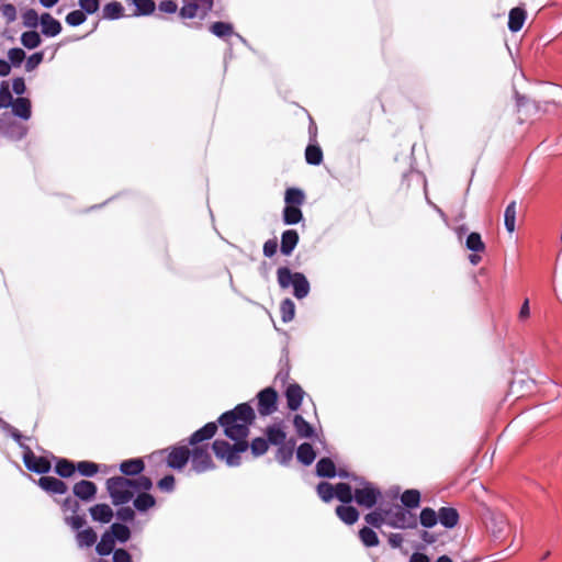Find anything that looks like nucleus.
<instances>
[{"instance_id": "nucleus-1", "label": "nucleus", "mask_w": 562, "mask_h": 562, "mask_svg": "<svg viewBox=\"0 0 562 562\" xmlns=\"http://www.w3.org/2000/svg\"><path fill=\"white\" fill-rule=\"evenodd\" d=\"M255 418V412L248 403L238 404L234 409L220 416L218 424L223 427L225 436L235 443L231 445L222 439L215 440L212 449L217 459L225 461L228 467L240 465V453L249 449L247 437L249 426Z\"/></svg>"}, {"instance_id": "nucleus-2", "label": "nucleus", "mask_w": 562, "mask_h": 562, "mask_svg": "<svg viewBox=\"0 0 562 562\" xmlns=\"http://www.w3.org/2000/svg\"><path fill=\"white\" fill-rule=\"evenodd\" d=\"M105 485L113 505L119 506L133 499L135 491H149L153 487V481L145 475L136 479L117 475L108 479Z\"/></svg>"}, {"instance_id": "nucleus-3", "label": "nucleus", "mask_w": 562, "mask_h": 562, "mask_svg": "<svg viewBox=\"0 0 562 562\" xmlns=\"http://www.w3.org/2000/svg\"><path fill=\"white\" fill-rule=\"evenodd\" d=\"M277 279L282 289L293 285V294L299 300L307 296L310 292V283L306 277L301 272H291L288 267H280L277 270Z\"/></svg>"}, {"instance_id": "nucleus-4", "label": "nucleus", "mask_w": 562, "mask_h": 562, "mask_svg": "<svg viewBox=\"0 0 562 562\" xmlns=\"http://www.w3.org/2000/svg\"><path fill=\"white\" fill-rule=\"evenodd\" d=\"M386 525L397 529H414L418 525L417 516L401 505L385 509Z\"/></svg>"}, {"instance_id": "nucleus-5", "label": "nucleus", "mask_w": 562, "mask_h": 562, "mask_svg": "<svg viewBox=\"0 0 562 562\" xmlns=\"http://www.w3.org/2000/svg\"><path fill=\"white\" fill-rule=\"evenodd\" d=\"M191 468L196 473H204L215 469V463L209 452V445H195L190 449Z\"/></svg>"}, {"instance_id": "nucleus-6", "label": "nucleus", "mask_w": 562, "mask_h": 562, "mask_svg": "<svg viewBox=\"0 0 562 562\" xmlns=\"http://www.w3.org/2000/svg\"><path fill=\"white\" fill-rule=\"evenodd\" d=\"M161 452L167 453L166 463L173 470H182L190 460V448L188 446H172Z\"/></svg>"}, {"instance_id": "nucleus-7", "label": "nucleus", "mask_w": 562, "mask_h": 562, "mask_svg": "<svg viewBox=\"0 0 562 562\" xmlns=\"http://www.w3.org/2000/svg\"><path fill=\"white\" fill-rule=\"evenodd\" d=\"M379 497H381L380 490L367 481L362 482V487L355 490V502L366 508H372Z\"/></svg>"}, {"instance_id": "nucleus-8", "label": "nucleus", "mask_w": 562, "mask_h": 562, "mask_svg": "<svg viewBox=\"0 0 562 562\" xmlns=\"http://www.w3.org/2000/svg\"><path fill=\"white\" fill-rule=\"evenodd\" d=\"M23 462L29 471L45 474L50 471V461L45 457L36 456L29 447L23 453Z\"/></svg>"}, {"instance_id": "nucleus-9", "label": "nucleus", "mask_w": 562, "mask_h": 562, "mask_svg": "<svg viewBox=\"0 0 562 562\" xmlns=\"http://www.w3.org/2000/svg\"><path fill=\"white\" fill-rule=\"evenodd\" d=\"M278 393L272 387H266L258 393V412L262 416L271 415L277 411Z\"/></svg>"}, {"instance_id": "nucleus-10", "label": "nucleus", "mask_w": 562, "mask_h": 562, "mask_svg": "<svg viewBox=\"0 0 562 562\" xmlns=\"http://www.w3.org/2000/svg\"><path fill=\"white\" fill-rule=\"evenodd\" d=\"M218 429L216 423L211 422L194 431L188 439L190 446L203 445L202 442L213 438Z\"/></svg>"}, {"instance_id": "nucleus-11", "label": "nucleus", "mask_w": 562, "mask_h": 562, "mask_svg": "<svg viewBox=\"0 0 562 562\" xmlns=\"http://www.w3.org/2000/svg\"><path fill=\"white\" fill-rule=\"evenodd\" d=\"M37 484L42 490L50 494H65L68 491L67 484L54 476H41Z\"/></svg>"}, {"instance_id": "nucleus-12", "label": "nucleus", "mask_w": 562, "mask_h": 562, "mask_svg": "<svg viewBox=\"0 0 562 562\" xmlns=\"http://www.w3.org/2000/svg\"><path fill=\"white\" fill-rule=\"evenodd\" d=\"M97 485L88 480H81L77 482L72 487L75 496L83 502H89L93 499L97 494Z\"/></svg>"}, {"instance_id": "nucleus-13", "label": "nucleus", "mask_w": 562, "mask_h": 562, "mask_svg": "<svg viewBox=\"0 0 562 562\" xmlns=\"http://www.w3.org/2000/svg\"><path fill=\"white\" fill-rule=\"evenodd\" d=\"M303 396L304 391L299 384H290L285 390L288 407L291 411H297L302 404Z\"/></svg>"}, {"instance_id": "nucleus-14", "label": "nucleus", "mask_w": 562, "mask_h": 562, "mask_svg": "<svg viewBox=\"0 0 562 562\" xmlns=\"http://www.w3.org/2000/svg\"><path fill=\"white\" fill-rule=\"evenodd\" d=\"M42 33L45 36L54 37L61 32V24L58 20L53 18L49 13L41 15Z\"/></svg>"}, {"instance_id": "nucleus-15", "label": "nucleus", "mask_w": 562, "mask_h": 562, "mask_svg": "<svg viewBox=\"0 0 562 562\" xmlns=\"http://www.w3.org/2000/svg\"><path fill=\"white\" fill-rule=\"evenodd\" d=\"M145 469V463L140 458H134L124 460L120 464V471L122 472V476H136L139 475Z\"/></svg>"}, {"instance_id": "nucleus-16", "label": "nucleus", "mask_w": 562, "mask_h": 562, "mask_svg": "<svg viewBox=\"0 0 562 562\" xmlns=\"http://www.w3.org/2000/svg\"><path fill=\"white\" fill-rule=\"evenodd\" d=\"M300 236L295 229H286L281 236L280 250L284 256H290L296 245L299 244Z\"/></svg>"}, {"instance_id": "nucleus-17", "label": "nucleus", "mask_w": 562, "mask_h": 562, "mask_svg": "<svg viewBox=\"0 0 562 562\" xmlns=\"http://www.w3.org/2000/svg\"><path fill=\"white\" fill-rule=\"evenodd\" d=\"M438 521L446 528H453L459 522V513L453 507H441L438 512Z\"/></svg>"}, {"instance_id": "nucleus-18", "label": "nucleus", "mask_w": 562, "mask_h": 562, "mask_svg": "<svg viewBox=\"0 0 562 562\" xmlns=\"http://www.w3.org/2000/svg\"><path fill=\"white\" fill-rule=\"evenodd\" d=\"M89 512L93 520L103 524L110 522L113 518V510L108 504H97Z\"/></svg>"}, {"instance_id": "nucleus-19", "label": "nucleus", "mask_w": 562, "mask_h": 562, "mask_svg": "<svg viewBox=\"0 0 562 562\" xmlns=\"http://www.w3.org/2000/svg\"><path fill=\"white\" fill-rule=\"evenodd\" d=\"M526 11L522 8L516 7L509 11L508 29L512 32H518L522 29L526 20Z\"/></svg>"}, {"instance_id": "nucleus-20", "label": "nucleus", "mask_w": 562, "mask_h": 562, "mask_svg": "<svg viewBox=\"0 0 562 562\" xmlns=\"http://www.w3.org/2000/svg\"><path fill=\"white\" fill-rule=\"evenodd\" d=\"M335 512L338 518L347 525H353L359 519V512L353 506L339 505Z\"/></svg>"}, {"instance_id": "nucleus-21", "label": "nucleus", "mask_w": 562, "mask_h": 562, "mask_svg": "<svg viewBox=\"0 0 562 562\" xmlns=\"http://www.w3.org/2000/svg\"><path fill=\"white\" fill-rule=\"evenodd\" d=\"M316 474L321 477H334L336 475V465L330 458H322L316 463Z\"/></svg>"}, {"instance_id": "nucleus-22", "label": "nucleus", "mask_w": 562, "mask_h": 562, "mask_svg": "<svg viewBox=\"0 0 562 562\" xmlns=\"http://www.w3.org/2000/svg\"><path fill=\"white\" fill-rule=\"evenodd\" d=\"M12 112L14 115L29 120L31 117V101L26 98H18L12 103Z\"/></svg>"}, {"instance_id": "nucleus-23", "label": "nucleus", "mask_w": 562, "mask_h": 562, "mask_svg": "<svg viewBox=\"0 0 562 562\" xmlns=\"http://www.w3.org/2000/svg\"><path fill=\"white\" fill-rule=\"evenodd\" d=\"M293 425L295 428L296 434L301 438H311L314 436V428L313 426L306 422L303 416L295 415L293 419Z\"/></svg>"}, {"instance_id": "nucleus-24", "label": "nucleus", "mask_w": 562, "mask_h": 562, "mask_svg": "<svg viewBox=\"0 0 562 562\" xmlns=\"http://www.w3.org/2000/svg\"><path fill=\"white\" fill-rule=\"evenodd\" d=\"M139 492L133 503L138 512H146L156 505V499L151 494L147 493V491Z\"/></svg>"}, {"instance_id": "nucleus-25", "label": "nucleus", "mask_w": 562, "mask_h": 562, "mask_svg": "<svg viewBox=\"0 0 562 562\" xmlns=\"http://www.w3.org/2000/svg\"><path fill=\"white\" fill-rule=\"evenodd\" d=\"M401 502L403 507L406 509L417 508L420 504V493L418 490H406L401 495Z\"/></svg>"}, {"instance_id": "nucleus-26", "label": "nucleus", "mask_w": 562, "mask_h": 562, "mask_svg": "<svg viewBox=\"0 0 562 562\" xmlns=\"http://www.w3.org/2000/svg\"><path fill=\"white\" fill-rule=\"evenodd\" d=\"M296 457L300 462L305 465H310L315 460L316 453L311 443L304 442L299 446Z\"/></svg>"}, {"instance_id": "nucleus-27", "label": "nucleus", "mask_w": 562, "mask_h": 562, "mask_svg": "<svg viewBox=\"0 0 562 562\" xmlns=\"http://www.w3.org/2000/svg\"><path fill=\"white\" fill-rule=\"evenodd\" d=\"M303 213L300 206L285 205L283 210V222L286 225H294L302 221Z\"/></svg>"}, {"instance_id": "nucleus-28", "label": "nucleus", "mask_w": 562, "mask_h": 562, "mask_svg": "<svg viewBox=\"0 0 562 562\" xmlns=\"http://www.w3.org/2000/svg\"><path fill=\"white\" fill-rule=\"evenodd\" d=\"M335 496L344 504H349L355 499L351 486L342 482L335 485Z\"/></svg>"}, {"instance_id": "nucleus-29", "label": "nucleus", "mask_w": 562, "mask_h": 562, "mask_svg": "<svg viewBox=\"0 0 562 562\" xmlns=\"http://www.w3.org/2000/svg\"><path fill=\"white\" fill-rule=\"evenodd\" d=\"M114 546L115 541L113 536H111L109 531H105L97 544L95 550L100 555H109L111 552H113Z\"/></svg>"}, {"instance_id": "nucleus-30", "label": "nucleus", "mask_w": 562, "mask_h": 562, "mask_svg": "<svg viewBox=\"0 0 562 562\" xmlns=\"http://www.w3.org/2000/svg\"><path fill=\"white\" fill-rule=\"evenodd\" d=\"M266 434L269 443L274 446H283L286 435L279 426H269L266 430Z\"/></svg>"}, {"instance_id": "nucleus-31", "label": "nucleus", "mask_w": 562, "mask_h": 562, "mask_svg": "<svg viewBox=\"0 0 562 562\" xmlns=\"http://www.w3.org/2000/svg\"><path fill=\"white\" fill-rule=\"evenodd\" d=\"M306 162L313 166H318L323 161V150L318 145L310 144L305 149Z\"/></svg>"}, {"instance_id": "nucleus-32", "label": "nucleus", "mask_w": 562, "mask_h": 562, "mask_svg": "<svg viewBox=\"0 0 562 562\" xmlns=\"http://www.w3.org/2000/svg\"><path fill=\"white\" fill-rule=\"evenodd\" d=\"M305 195L301 189L289 188L285 191L284 201L286 205L300 206L304 203Z\"/></svg>"}, {"instance_id": "nucleus-33", "label": "nucleus", "mask_w": 562, "mask_h": 562, "mask_svg": "<svg viewBox=\"0 0 562 562\" xmlns=\"http://www.w3.org/2000/svg\"><path fill=\"white\" fill-rule=\"evenodd\" d=\"M419 522L425 528L435 527L438 522V513L430 507L423 508L419 515Z\"/></svg>"}, {"instance_id": "nucleus-34", "label": "nucleus", "mask_w": 562, "mask_h": 562, "mask_svg": "<svg viewBox=\"0 0 562 562\" xmlns=\"http://www.w3.org/2000/svg\"><path fill=\"white\" fill-rule=\"evenodd\" d=\"M516 214H517V206L516 202L512 201L504 213V223L505 227L509 233H513L516 228Z\"/></svg>"}, {"instance_id": "nucleus-35", "label": "nucleus", "mask_w": 562, "mask_h": 562, "mask_svg": "<svg viewBox=\"0 0 562 562\" xmlns=\"http://www.w3.org/2000/svg\"><path fill=\"white\" fill-rule=\"evenodd\" d=\"M124 14V8L123 5L117 2L113 1L103 7V18L108 20H115L120 19Z\"/></svg>"}, {"instance_id": "nucleus-36", "label": "nucleus", "mask_w": 562, "mask_h": 562, "mask_svg": "<svg viewBox=\"0 0 562 562\" xmlns=\"http://www.w3.org/2000/svg\"><path fill=\"white\" fill-rule=\"evenodd\" d=\"M110 535L113 536L114 541L126 542L131 537V530L123 524L115 522L110 527Z\"/></svg>"}, {"instance_id": "nucleus-37", "label": "nucleus", "mask_w": 562, "mask_h": 562, "mask_svg": "<svg viewBox=\"0 0 562 562\" xmlns=\"http://www.w3.org/2000/svg\"><path fill=\"white\" fill-rule=\"evenodd\" d=\"M55 472L61 477H70L76 472V464L67 459H60L55 465Z\"/></svg>"}, {"instance_id": "nucleus-38", "label": "nucleus", "mask_w": 562, "mask_h": 562, "mask_svg": "<svg viewBox=\"0 0 562 562\" xmlns=\"http://www.w3.org/2000/svg\"><path fill=\"white\" fill-rule=\"evenodd\" d=\"M21 43L27 49H33L41 45L42 38L36 31H27L22 33Z\"/></svg>"}, {"instance_id": "nucleus-39", "label": "nucleus", "mask_w": 562, "mask_h": 562, "mask_svg": "<svg viewBox=\"0 0 562 562\" xmlns=\"http://www.w3.org/2000/svg\"><path fill=\"white\" fill-rule=\"evenodd\" d=\"M359 538L366 547H376L380 542L376 532L369 527L359 530Z\"/></svg>"}, {"instance_id": "nucleus-40", "label": "nucleus", "mask_w": 562, "mask_h": 562, "mask_svg": "<svg viewBox=\"0 0 562 562\" xmlns=\"http://www.w3.org/2000/svg\"><path fill=\"white\" fill-rule=\"evenodd\" d=\"M97 533L92 528H87L77 533V541L80 547H91L97 541Z\"/></svg>"}, {"instance_id": "nucleus-41", "label": "nucleus", "mask_w": 562, "mask_h": 562, "mask_svg": "<svg viewBox=\"0 0 562 562\" xmlns=\"http://www.w3.org/2000/svg\"><path fill=\"white\" fill-rule=\"evenodd\" d=\"M465 246L469 250L474 252H483L485 250V244L483 243L481 235L476 232L469 234Z\"/></svg>"}, {"instance_id": "nucleus-42", "label": "nucleus", "mask_w": 562, "mask_h": 562, "mask_svg": "<svg viewBox=\"0 0 562 562\" xmlns=\"http://www.w3.org/2000/svg\"><path fill=\"white\" fill-rule=\"evenodd\" d=\"M281 318L284 323H289L294 318L295 305L291 299H284L280 304Z\"/></svg>"}, {"instance_id": "nucleus-43", "label": "nucleus", "mask_w": 562, "mask_h": 562, "mask_svg": "<svg viewBox=\"0 0 562 562\" xmlns=\"http://www.w3.org/2000/svg\"><path fill=\"white\" fill-rule=\"evenodd\" d=\"M201 10L196 3H194L193 0L188 1L184 3V5L180 9L179 15L182 19H193V18H200L201 19Z\"/></svg>"}, {"instance_id": "nucleus-44", "label": "nucleus", "mask_w": 562, "mask_h": 562, "mask_svg": "<svg viewBox=\"0 0 562 562\" xmlns=\"http://www.w3.org/2000/svg\"><path fill=\"white\" fill-rule=\"evenodd\" d=\"M364 520L374 528H380L383 524H386L385 509H379L371 512L364 516Z\"/></svg>"}, {"instance_id": "nucleus-45", "label": "nucleus", "mask_w": 562, "mask_h": 562, "mask_svg": "<svg viewBox=\"0 0 562 562\" xmlns=\"http://www.w3.org/2000/svg\"><path fill=\"white\" fill-rule=\"evenodd\" d=\"M136 7L134 15H149L155 11L156 4L153 0H132Z\"/></svg>"}, {"instance_id": "nucleus-46", "label": "nucleus", "mask_w": 562, "mask_h": 562, "mask_svg": "<svg viewBox=\"0 0 562 562\" xmlns=\"http://www.w3.org/2000/svg\"><path fill=\"white\" fill-rule=\"evenodd\" d=\"M316 491L321 499L325 503L330 502L335 496V486L328 482L318 483Z\"/></svg>"}, {"instance_id": "nucleus-47", "label": "nucleus", "mask_w": 562, "mask_h": 562, "mask_svg": "<svg viewBox=\"0 0 562 562\" xmlns=\"http://www.w3.org/2000/svg\"><path fill=\"white\" fill-rule=\"evenodd\" d=\"M76 471L83 476H93L99 471V465L91 461H80L76 464Z\"/></svg>"}, {"instance_id": "nucleus-48", "label": "nucleus", "mask_w": 562, "mask_h": 562, "mask_svg": "<svg viewBox=\"0 0 562 562\" xmlns=\"http://www.w3.org/2000/svg\"><path fill=\"white\" fill-rule=\"evenodd\" d=\"M268 440L263 439L261 437L255 438L251 443L249 445V448L251 449V453L255 457L262 456L267 452L269 445Z\"/></svg>"}, {"instance_id": "nucleus-49", "label": "nucleus", "mask_w": 562, "mask_h": 562, "mask_svg": "<svg viewBox=\"0 0 562 562\" xmlns=\"http://www.w3.org/2000/svg\"><path fill=\"white\" fill-rule=\"evenodd\" d=\"M210 30L218 37L229 36L233 33V26L225 22H214Z\"/></svg>"}, {"instance_id": "nucleus-50", "label": "nucleus", "mask_w": 562, "mask_h": 562, "mask_svg": "<svg viewBox=\"0 0 562 562\" xmlns=\"http://www.w3.org/2000/svg\"><path fill=\"white\" fill-rule=\"evenodd\" d=\"M23 24L26 27L35 29L38 25V22H41V16H38L37 12L34 9L26 10L23 15Z\"/></svg>"}, {"instance_id": "nucleus-51", "label": "nucleus", "mask_w": 562, "mask_h": 562, "mask_svg": "<svg viewBox=\"0 0 562 562\" xmlns=\"http://www.w3.org/2000/svg\"><path fill=\"white\" fill-rule=\"evenodd\" d=\"M87 16L82 10H74L66 15V23L70 26H78L86 21Z\"/></svg>"}, {"instance_id": "nucleus-52", "label": "nucleus", "mask_w": 562, "mask_h": 562, "mask_svg": "<svg viewBox=\"0 0 562 562\" xmlns=\"http://www.w3.org/2000/svg\"><path fill=\"white\" fill-rule=\"evenodd\" d=\"M8 58L10 60V65L19 67L25 59V52L19 47L10 48L8 52Z\"/></svg>"}, {"instance_id": "nucleus-53", "label": "nucleus", "mask_w": 562, "mask_h": 562, "mask_svg": "<svg viewBox=\"0 0 562 562\" xmlns=\"http://www.w3.org/2000/svg\"><path fill=\"white\" fill-rule=\"evenodd\" d=\"M176 479L172 474L165 475L157 482V487L165 493H171L175 490Z\"/></svg>"}, {"instance_id": "nucleus-54", "label": "nucleus", "mask_w": 562, "mask_h": 562, "mask_svg": "<svg viewBox=\"0 0 562 562\" xmlns=\"http://www.w3.org/2000/svg\"><path fill=\"white\" fill-rule=\"evenodd\" d=\"M43 59H44V52H36V53L32 54L26 59L25 70L27 72L33 71L34 69H36L38 67V65L43 61Z\"/></svg>"}, {"instance_id": "nucleus-55", "label": "nucleus", "mask_w": 562, "mask_h": 562, "mask_svg": "<svg viewBox=\"0 0 562 562\" xmlns=\"http://www.w3.org/2000/svg\"><path fill=\"white\" fill-rule=\"evenodd\" d=\"M79 5L86 14H93L100 8V0H79Z\"/></svg>"}, {"instance_id": "nucleus-56", "label": "nucleus", "mask_w": 562, "mask_h": 562, "mask_svg": "<svg viewBox=\"0 0 562 562\" xmlns=\"http://www.w3.org/2000/svg\"><path fill=\"white\" fill-rule=\"evenodd\" d=\"M0 12L8 23L16 20V9L12 3H5L1 7Z\"/></svg>"}, {"instance_id": "nucleus-57", "label": "nucleus", "mask_w": 562, "mask_h": 562, "mask_svg": "<svg viewBox=\"0 0 562 562\" xmlns=\"http://www.w3.org/2000/svg\"><path fill=\"white\" fill-rule=\"evenodd\" d=\"M14 102L8 86L2 85L0 89V108H8Z\"/></svg>"}, {"instance_id": "nucleus-58", "label": "nucleus", "mask_w": 562, "mask_h": 562, "mask_svg": "<svg viewBox=\"0 0 562 562\" xmlns=\"http://www.w3.org/2000/svg\"><path fill=\"white\" fill-rule=\"evenodd\" d=\"M292 454H293V450H292V448H288V447H285V446L283 445V446H280V448L278 449V452H277V459H278L282 464H285V463H288V462L291 460Z\"/></svg>"}, {"instance_id": "nucleus-59", "label": "nucleus", "mask_w": 562, "mask_h": 562, "mask_svg": "<svg viewBox=\"0 0 562 562\" xmlns=\"http://www.w3.org/2000/svg\"><path fill=\"white\" fill-rule=\"evenodd\" d=\"M277 250H278V241H277V238H272V239H268L265 244H263V248H262V251H263V255L266 257H273L276 254H277Z\"/></svg>"}, {"instance_id": "nucleus-60", "label": "nucleus", "mask_w": 562, "mask_h": 562, "mask_svg": "<svg viewBox=\"0 0 562 562\" xmlns=\"http://www.w3.org/2000/svg\"><path fill=\"white\" fill-rule=\"evenodd\" d=\"M116 517L122 521H133L135 513L131 507H121L116 512Z\"/></svg>"}, {"instance_id": "nucleus-61", "label": "nucleus", "mask_w": 562, "mask_h": 562, "mask_svg": "<svg viewBox=\"0 0 562 562\" xmlns=\"http://www.w3.org/2000/svg\"><path fill=\"white\" fill-rule=\"evenodd\" d=\"M201 10V19L206 18L210 11L213 9L214 1L213 0H193Z\"/></svg>"}, {"instance_id": "nucleus-62", "label": "nucleus", "mask_w": 562, "mask_h": 562, "mask_svg": "<svg viewBox=\"0 0 562 562\" xmlns=\"http://www.w3.org/2000/svg\"><path fill=\"white\" fill-rule=\"evenodd\" d=\"M131 554L125 549H116L113 551V562H131Z\"/></svg>"}, {"instance_id": "nucleus-63", "label": "nucleus", "mask_w": 562, "mask_h": 562, "mask_svg": "<svg viewBox=\"0 0 562 562\" xmlns=\"http://www.w3.org/2000/svg\"><path fill=\"white\" fill-rule=\"evenodd\" d=\"M159 10L165 13H175L178 10V5L172 0L161 1L158 5Z\"/></svg>"}, {"instance_id": "nucleus-64", "label": "nucleus", "mask_w": 562, "mask_h": 562, "mask_svg": "<svg viewBox=\"0 0 562 562\" xmlns=\"http://www.w3.org/2000/svg\"><path fill=\"white\" fill-rule=\"evenodd\" d=\"M68 524L76 530H79L86 525V520L83 517L79 515L71 516L67 518Z\"/></svg>"}]
</instances>
